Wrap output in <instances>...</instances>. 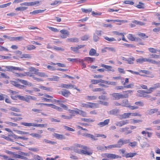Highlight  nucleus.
Listing matches in <instances>:
<instances>
[{
	"mask_svg": "<svg viewBox=\"0 0 160 160\" xmlns=\"http://www.w3.org/2000/svg\"><path fill=\"white\" fill-rule=\"evenodd\" d=\"M2 71H12L13 70L23 71L24 69L19 67H16L12 66H2Z\"/></svg>",
	"mask_w": 160,
	"mask_h": 160,
	"instance_id": "f257e3e1",
	"label": "nucleus"
},
{
	"mask_svg": "<svg viewBox=\"0 0 160 160\" xmlns=\"http://www.w3.org/2000/svg\"><path fill=\"white\" fill-rule=\"evenodd\" d=\"M80 106L81 107H85L87 108H98V105L96 103L87 102V103H80Z\"/></svg>",
	"mask_w": 160,
	"mask_h": 160,
	"instance_id": "f03ea898",
	"label": "nucleus"
},
{
	"mask_svg": "<svg viewBox=\"0 0 160 160\" xmlns=\"http://www.w3.org/2000/svg\"><path fill=\"white\" fill-rule=\"evenodd\" d=\"M110 95L115 98L114 100H118L120 98H127L128 97L127 94L122 95L118 93H113Z\"/></svg>",
	"mask_w": 160,
	"mask_h": 160,
	"instance_id": "7ed1b4c3",
	"label": "nucleus"
},
{
	"mask_svg": "<svg viewBox=\"0 0 160 160\" xmlns=\"http://www.w3.org/2000/svg\"><path fill=\"white\" fill-rule=\"evenodd\" d=\"M60 87L62 88H66L67 89H70L72 88H74V89L77 90L78 91H80V90L78 88L74 85H72L71 84H62L59 86Z\"/></svg>",
	"mask_w": 160,
	"mask_h": 160,
	"instance_id": "20e7f679",
	"label": "nucleus"
},
{
	"mask_svg": "<svg viewBox=\"0 0 160 160\" xmlns=\"http://www.w3.org/2000/svg\"><path fill=\"white\" fill-rule=\"evenodd\" d=\"M103 156L110 159H116L121 158V156L118 155L109 153H105L104 154Z\"/></svg>",
	"mask_w": 160,
	"mask_h": 160,
	"instance_id": "39448f33",
	"label": "nucleus"
},
{
	"mask_svg": "<svg viewBox=\"0 0 160 160\" xmlns=\"http://www.w3.org/2000/svg\"><path fill=\"white\" fill-rule=\"evenodd\" d=\"M129 128L126 127L124 128H121L119 129V131L122 132H124L125 135H127L132 132L131 130H129Z\"/></svg>",
	"mask_w": 160,
	"mask_h": 160,
	"instance_id": "423d86ee",
	"label": "nucleus"
},
{
	"mask_svg": "<svg viewBox=\"0 0 160 160\" xmlns=\"http://www.w3.org/2000/svg\"><path fill=\"white\" fill-rule=\"evenodd\" d=\"M150 59L142 57L141 58H138L136 59V61L137 63H142L144 62H147L150 63Z\"/></svg>",
	"mask_w": 160,
	"mask_h": 160,
	"instance_id": "0eeeda50",
	"label": "nucleus"
},
{
	"mask_svg": "<svg viewBox=\"0 0 160 160\" xmlns=\"http://www.w3.org/2000/svg\"><path fill=\"white\" fill-rule=\"evenodd\" d=\"M59 93L65 97H68L71 94L70 92L67 89H63Z\"/></svg>",
	"mask_w": 160,
	"mask_h": 160,
	"instance_id": "6e6552de",
	"label": "nucleus"
},
{
	"mask_svg": "<svg viewBox=\"0 0 160 160\" xmlns=\"http://www.w3.org/2000/svg\"><path fill=\"white\" fill-rule=\"evenodd\" d=\"M129 120H122L120 122H118L115 123V125L117 126L122 127L129 123Z\"/></svg>",
	"mask_w": 160,
	"mask_h": 160,
	"instance_id": "1a4fd4ad",
	"label": "nucleus"
},
{
	"mask_svg": "<svg viewBox=\"0 0 160 160\" xmlns=\"http://www.w3.org/2000/svg\"><path fill=\"white\" fill-rule=\"evenodd\" d=\"M83 136H85L88 138H89L91 139V140L93 141H96L98 140V138H95V135L94 136L92 134H88L87 133H85L82 134Z\"/></svg>",
	"mask_w": 160,
	"mask_h": 160,
	"instance_id": "9d476101",
	"label": "nucleus"
},
{
	"mask_svg": "<svg viewBox=\"0 0 160 160\" xmlns=\"http://www.w3.org/2000/svg\"><path fill=\"white\" fill-rule=\"evenodd\" d=\"M101 66L107 69V70L108 71H111L112 72H114L115 71V70L111 66L102 64H101Z\"/></svg>",
	"mask_w": 160,
	"mask_h": 160,
	"instance_id": "9b49d317",
	"label": "nucleus"
},
{
	"mask_svg": "<svg viewBox=\"0 0 160 160\" xmlns=\"http://www.w3.org/2000/svg\"><path fill=\"white\" fill-rule=\"evenodd\" d=\"M109 121L110 120L109 119H107L104 120L103 122H100L98 123L97 125L98 126H99L100 127H102L108 125V124Z\"/></svg>",
	"mask_w": 160,
	"mask_h": 160,
	"instance_id": "f8f14e48",
	"label": "nucleus"
},
{
	"mask_svg": "<svg viewBox=\"0 0 160 160\" xmlns=\"http://www.w3.org/2000/svg\"><path fill=\"white\" fill-rule=\"evenodd\" d=\"M37 98L36 97L30 95H26L25 97V101L28 102H29L30 100H36Z\"/></svg>",
	"mask_w": 160,
	"mask_h": 160,
	"instance_id": "ddd939ff",
	"label": "nucleus"
},
{
	"mask_svg": "<svg viewBox=\"0 0 160 160\" xmlns=\"http://www.w3.org/2000/svg\"><path fill=\"white\" fill-rule=\"evenodd\" d=\"M89 55L90 56H98L99 54L96 52V51L93 48L91 49L89 52Z\"/></svg>",
	"mask_w": 160,
	"mask_h": 160,
	"instance_id": "4468645a",
	"label": "nucleus"
},
{
	"mask_svg": "<svg viewBox=\"0 0 160 160\" xmlns=\"http://www.w3.org/2000/svg\"><path fill=\"white\" fill-rule=\"evenodd\" d=\"M158 109L157 108L151 109L147 111V114L149 115H152L158 112Z\"/></svg>",
	"mask_w": 160,
	"mask_h": 160,
	"instance_id": "2eb2a0df",
	"label": "nucleus"
},
{
	"mask_svg": "<svg viewBox=\"0 0 160 160\" xmlns=\"http://www.w3.org/2000/svg\"><path fill=\"white\" fill-rule=\"evenodd\" d=\"M54 136L55 137L58 139H65L66 138L64 136L60 134L57 133H54Z\"/></svg>",
	"mask_w": 160,
	"mask_h": 160,
	"instance_id": "dca6fc26",
	"label": "nucleus"
},
{
	"mask_svg": "<svg viewBox=\"0 0 160 160\" xmlns=\"http://www.w3.org/2000/svg\"><path fill=\"white\" fill-rule=\"evenodd\" d=\"M121 105L122 106L128 107L129 104L127 99H124L122 101Z\"/></svg>",
	"mask_w": 160,
	"mask_h": 160,
	"instance_id": "f3484780",
	"label": "nucleus"
},
{
	"mask_svg": "<svg viewBox=\"0 0 160 160\" xmlns=\"http://www.w3.org/2000/svg\"><path fill=\"white\" fill-rule=\"evenodd\" d=\"M119 110L118 109H113L110 111L108 113L109 114H112L114 115H117L119 113Z\"/></svg>",
	"mask_w": 160,
	"mask_h": 160,
	"instance_id": "a211bd4d",
	"label": "nucleus"
},
{
	"mask_svg": "<svg viewBox=\"0 0 160 160\" xmlns=\"http://www.w3.org/2000/svg\"><path fill=\"white\" fill-rule=\"evenodd\" d=\"M137 154L136 153L130 152L127 154H125L122 155L123 157H125L126 158H131Z\"/></svg>",
	"mask_w": 160,
	"mask_h": 160,
	"instance_id": "6ab92c4d",
	"label": "nucleus"
},
{
	"mask_svg": "<svg viewBox=\"0 0 160 160\" xmlns=\"http://www.w3.org/2000/svg\"><path fill=\"white\" fill-rule=\"evenodd\" d=\"M95 59L93 58L86 57L84 58V61H86L88 63H91L95 61Z\"/></svg>",
	"mask_w": 160,
	"mask_h": 160,
	"instance_id": "aec40b11",
	"label": "nucleus"
},
{
	"mask_svg": "<svg viewBox=\"0 0 160 160\" xmlns=\"http://www.w3.org/2000/svg\"><path fill=\"white\" fill-rule=\"evenodd\" d=\"M150 63L157 65L158 67H160V61H156L154 59H150Z\"/></svg>",
	"mask_w": 160,
	"mask_h": 160,
	"instance_id": "412c9836",
	"label": "nucleus"
},
{
	"mask_svg": "<svg viewBox=\"0 0 160 160\" xmlns=\"http://www.w3.org/2000/svg\"><path fill=\"white\" fill-rule=\"evenodd\" d=\"M59 79V77L57 76H53L51 78H48V80L51 81H58Z\"/></svg>",
	"mask_w": 160,
	"mask_h": 160,
	"instance_id": "4be33fe9",
	"label": "nucleus"
},
{
	"mask_svg": "<svg viewBox=\"0 0 160 160\" xmlns=\"http://www.w3.org/2000/svg\"><path fill=\"white\" fill-rule=\"evenodd\" d=\"M45 11L44 10H40V9H38V10H34L32 12H30V14H36L38 13H42L44 12V11Z\"/></svg>",
	"mask_w": 160,
	"mask_h": 160,
	"instance_id": "5701e85b",
	"label": "nucleus"
},
{
	"mask_svg": "<svg viewBox=\"0 0 160 160\" xmlns=\"http://www.w3.org/2000/svg\"><path fill=\"white\" fill-rule=\"evenodd\" d=\"M39 70L38 69H35L34 71V74L41 77H44L45 74L44 73L41 72H38Z\"/></svg>",
	"mask_w": 160,
	"mask_h": 160,
	"instance_id": "b1692460",
	"label": "nucleus"
},
{
	"mask_svg": "<svg viewBox=\"0 0 160 160\" xmlns=\"http://www.w3.org/2000/svg\"><path fill=\"white\" fill-rule=\"evenodd\" d=\"M97 97L95 96H87L86 97L85 99L88 100H95L97 99Z\"/></svg>",
	"mask_w": 160,
	"mask_h": 160,
	"instance_id": "393cba45",
	"label": "nucleus"
},
{
	"mask_svg": "<svg viewBox=\"0 0 160 160\" xmlns=\"http://www.w3.org/2000/svg\"><path fill=\"white\" fill-rule=\"evenodd\" d=\"M127 38L129 40L132 41H136V37H134L133 35L131 34H128Z\"/></svg>",
	"mask_w": 160,
	"mask_h": 160,
	"instance_id": "a878e982",
	"label": "nucleus"
},
{
	"mask_svg": "<svg viewBox=\"0 0 160 160\" xmlns=\"http://www.w3.org/2000/svg\"><path fill=\"white\" fill-rule=\"evenodd\" d=\"M67 41L69 42H78L79 41L78 39L76 38H68Z\"/></svg>",
	"mask_w": 160,
	"mask_h": 160,
	"instance_id": "bb28decb",
	"label": "nucleus"
},
{
	"mask_svg": "<svg viewBox=\"0 0 160 160\" xmlns=\"http://www.w3.org/2000/svg\"><path fill=\"white\" fill-rule=\"evenodd\" d=\"M160 87V83H157L154 84L152 87L150 88V90H152V91H153Z\"/></svg>",
	"mask_w": 160,
	"mask_h": 160,
	"instance_id": "cd10ccee",
	"label": "nucleus"
},
{
	"mask_svg": "<svg viewBox=\"0 0 160 160\" xmlns=\"http://www.w3.org/2000/svg\"><path fill=\"white\" fill-rule=\"evenodd\" d=\"M123 144L122 139H120L118 141L117 143L116 144L117 148H121Z\"/></svg>",
	"mask_w": 160,
	"mask_h": 160,
	"instance_id": "c85d7f7f",
	"label": "nucleus"
},
{
	"mask_svg": "<svg viewBox=\"0 0 160 160\" xmlns=\"http://www.w3.org/2000/svg\"><path fill=\"white\" fill-rule=\"evenodd\" d=\"M92 153V150H90L89 151H87V150H82V153L84 154H87L88 155H90Z\"/></svg>",
	"mask_w": 160,
	"mask_h": 160,
	"instance_id": "c756f323",
	"label": "nucleus"
},
{
	"mask_svg": "<svg viewBox=\"0 0 160 160\" xmlns=\"http://www.w3.org/2000/svg\"><path fill=\"white\" fill-rule=\"evenodd\" d=\"M132 22L134 23H135L137 25H141V26H143L145 25V23L138 21L137 20H134L132 21Z\"/></svg>",
	"mask_w": 160,
	"mask_h": 160,
	"instance_id": "7c9ffc66",
	"label": "nucleus"
},
{
	"mask_svg": "<svg viewBox=\"0 0 160 160\" xmlns=\"http://www.w3.org/2000/svg\"><path fill=\"white\" fill-rule=\"evenodd\" d=\"M97 148L99 150H106L107 149V147L104 146L99 145L97 147Z\"/></svg>",
	"mask_w": 160,
	"mask_h": 160,
	"instance_id": "2f4dec72",
	"label": "nucleus"
},
{
	"mask_svg": "<svg viewBox=\"0 0 160 160\" xmlns=\"http://www.w3.org/2000/svg\"><path fill=\"white\" fill-rule=\"evenodd\" d=\"M105 49H106L109 51H111L113 52H116V50L114 48L112 47H105Z\"/></svg>",
	"mask_w": 160,
	"mask_h": 160,
	"instance_id": "473e14b6",
	"label": "nucleus"
},
{
	"mask_svg": "<svg viewBox=\"0 0 160 160\" xmlns=\"http://www.w3.org/2000/svg\"><path fill=\"white\" fill-rule=\"evenodd\" d=\"M30 135L33 137L38 138H40L42 137V136L40 134L36 133H31L30 134Z\"/></svg>",
	"mask_w": 160,
	"mask_h": 160,
	"instance_id": "72a5a7b5",
	"label": "nucleus"
},
{
	"mask_svg": "<svg viewBox=\"0 0 160 160\" xmlns=\"http://www.w3.org/2000/svg\"><path fill=\"white\" fill-rule=\"evenodd\" d=\"M130 115V112L125 113L121 115V116L122 118L125 119L129 118Z\"/></svg>",
	"mask_w": 160,
	"mask_h": 160,
	"instance_id": "f704fd0d",
	"label": "nucleus"
},
{
	"mask_svg": "<svg viewBox=\"0 0 160 160\" xmlns=\"http://www.w3.org/2000/svg\"><path fill=\"white\" fill-rule=\"evenodd\" d=\"M81 120L82 121L87 122H93L94 121V119L91 118H82Z\"/></svg>",
	"mask_w": 160,
	"mask_h": 160,
	"instance_id": "c9c22d12",
	"label": "nucleus"
},
{
	"mask_svg": "<svg viewBox=\"0 0 160 160\" xmlns=\"http://www.w3.org/2000/svg\"><path fill=\"white\" fill-rule=\"evenodd\" d=\"M135 59L133 57L129 58L127 59V61L128 62V63L129 64H133V62L135 60Z\"/></svg>",
	"mask_w": 160,
	"mask_h": 160,
	"instance_id": "e433bc0d",
	"label": "nucleus"
},
{
	"mask_svg": "<svg viewBox=\"0 0 160 160\" xmlns=\"http://www.w3.org/2000/svg\"><path fill=\"white\" fill-rule=\"evenodd\" d=\"M34 123H28L25 122H22L21 123V124L22 125L28 126V127H31V126H33Z\"/></svg>",
	"mask_w": 160,
	"mask_h": 160,
	"instance_id": "4c0bfd02",
	"label": "nucleus"
},
{
	"mask_svg": "<svg viewBox=\"0 0 160 160\" xmlns=\"http://www.w3.org/2000/svg\"><path fill=\"white\" fill-rule=\"evenodd\" d=\"M28 8V7H18L16 8L15 9V10L16 11H23L25 10H26V9Z\"/></svg>",
	"mask_w": 160,
	"mask_h": 160,
	"instance_id": "58836bf2",
	"label": "nucleus"
},
{
	"mask_svg": "<svg viewBox=\"0 0 160 160\" xmlns=\"http://www.w3.org/2000/svg\"><path fill=\"white\" fill-rule=\"evenodd\" d=\"M9 110L11 111L16 112H20V110L18 108H17L14 107H11L10 108L8 109Z\"/></svg>",
	"mask_w": 160,
	"mask_h": 160,
	"instance_id": "ea45409f",
	"label": "nucleus"
},
{
	"mask_svg": "<svg viewBox=\"0 0 160 160\" xmlns=\"http://www.w3.org/2000/svg\"><path fill=\"white\" fill-rule=\"evenodd\" d=\"M39 88L42 89L43 90H44L48 91H51L52 90V89L50 88H47L42 86H39Z\"/></svg>",
	"mask_w": 160,
	"mask_h": 160,
	"instance_id": "a19ab883",
	"label": "nucleus"
},
{
	"mask_svg": "<svg viewBox=\"0 0 160 160\" xmlns=\"http://www.w3.org/2000/svg\"><path fill=\"white\" fill-rule=\"evenodd\" d=\"M21 58H31V56L30 55L27 54H23L21 55Z\"/></svg>",
	"mask_w": 160,
	"mask_h": 160,
	"instance_id": "79ce46f5",
	"label": "nucleus"
},
{
	"mask_svg": "<svg viewBox=\"0 0 160 160\" xmlns=\"http://www.w3.org/2000/svg\"><path fill=\"white\" fill-rule=\"evenodd\" d=\"M98 99L100 100H108V98L106 96L101 95L98 97Z\"/></svg>",
	"mask_w": 160,
	"mask_h": 160,
	"instance_id": "37998d69",
	"label": "nucleus"
},
{
	"mask_svg": "<svg viewBox=\"0 0 160 160\" xmlns=\"http://www.w3.org/2000/svg\"><path fill=\"white\" fill-rule=\"evenodd\" d=\"M81 9L82 12L85 13H88V12H90L92 11V9L91 8L87 9L82 8Z\"/></svg>",
	"mask_w": 160,
	"mask_h": 160,
	"instance_id": "c03bdc74",
	"label": "nucleus"
},
{
	"mask_svg": "<svg viewBox=\"0 0 160 160\" xmlns=\"http://www.w3.org/2000/svg\"><path fill=\"white\" fill-rule=\"evenodd\" d=\"M27 49L28 50H31L35 49L36 47L33 45H29L27 47Z\"/></svg>",
	"mask_w": 160,
	"mask_h": 160,
	"instance_id": "a18cd8bd",
	"label": "nucleus"
},
{
	"mask_svg": "<svg viewBox=\"0 0 160 160\" xmlns=\"http://www.w3.org/2000/svg\"><path fill=\"white\" fill-rule=\"evenodd\" d=\"M60 32L63 34H65L66 35H69V32L66 30H60Z\"/></svg>",
	"mask_w": 160,
	"mask_h": 160,
	"instance_id": "49530a36",
	"label": "nucleus"
},
{
	"mask_svg": "<svg viewBox=\"0 0 160 160\" xmlns=\"http://www.w3.org/2000/svg\"><path fill=\"white\" fill-rule=\"evenodd\" d=\"M43 142H45L46 143H50L52 144H54L56 143V142H52L51 141L49 140L46 139H44L43 140Z\"/></svg>",
	"mask_w": 160,
	"mask_h": 160,
	"instance_id": "de8ad7c7",
	"label": "nucleus"
},
{
	"mask_svg": "<svg viewBox=\"0 0 160 160\" xmlns=\"http://www.w3.org/2000/svg\"><path fill=\"white\" fill-rule=\"evenodd\" d=\"M106 84L112 86H116L117 84V83L115 82L107 81Z\"/></svg>",
	"mask_w": 160,
	"mask_h": 160,
	"instance_id": "09e8293b",
	"label": "nucleus"
},
{
	"mask_svg": "<svg viewBox=\"0 0 160 160\" xmlns=\"http://www.w3.org/2000/svg\"><path fill=\"white\" fill-rule=\"evenodd\" d=\"M148 50L150 52L152 53H156L157 51V50L152 48H148Z\"/></svg>",
	"mask_w": 160,
	"mask_h": 160,
	"instance_id": "8fccbe9b",
	"label": "nucleus"
},
{
	"mask_svg": "<svg viewBox=\"0 0 160 160\" xmlns=\"http://www.w3.org/2000/svg\"><path fill=\"white\" fill-rule=\"evenodd\" d=\"M141 146L142 148H143L146 147H148L150 146V145L149 144L147 143L146 142H143L142 144H141Z\"/></svg>",
	"mask_w": 160,
	"mask_h": 160,
	"instance_id": "3c124183",
	"label": "nucleus"
},
{
	"mask_svg": "<svg viewBox=\"0 0 160 160\" xmlns=\"http://www.w3.org/2000/svg\"><path fill=\"white\" fill-rule=\"evenodd\" d=\"M21 83L25 85H30V86L32 85L31 83L28 82L27 81L24 80L22 81Z\"/></svg>",
	"mask_w": 160,
	"mask_h": 160,
	"instance_id": "603ef678",
	"label": "nucleus"
},
{
	"mask_svg": "<svg viewBox=\"0 0 160 160\" xmlns=\"http://www.w3.org/2000/svg\"><path fill=\"white\" fill-rule=\"evenodd\" d=\"M5 123L6 124H8L9 125H10V126H12V127H16L18 125V124H17L16 123H12V122H5Z\"/></svg>",
	"mask_w": 160,
	"mask_h": 160,
	"instance_id": "864d4df0",
	"label": "nucleus"
},
{
	"mask_svg": "<svg viewBox=\"0 0 160 160\" xmlns=\"http://www.w3.org/2000/svg\"><path fill=\"white\" fill-rule=\"evenodd\" d=\"M40 1H37L35 2H30V6H34L36 4H38L40 3Z\"/></svg>",
	"mask_w": 160,
	"mask_h": 160,
	"instance_id": "5fc2aeb1",
	"label": "nucleus"
},
{
	"mask_svg": "<svg viewBox=\"0 0 160 160\" xmlns=\"http://www.w3.org/2000/svg\"><path fill=\"white\" fill-rule=\"evenodd\" d=\"M128 145L132 147H134L137 145V143L136 141L133 142H129Z\"/></svg>",
	"mask_w": 160,
	"mask_h": 160,
	"instance_id": "6e6d98bb",
	"label": "nucleus"
},
{
	"mask_svg": "<svg viewBox=\"0 0 160 160\" xmlns=\"http://www.w3.org/2000/svg\"><path fill=\"white\" fill-rule=\"evenodd\" d=\"M104 38L109 41L111 42L112 41H116V40L113 38H109L107 37H106Z\"/></svg>",
	"mask_w": 160,
	"mask_h": 160,
	"instance_id": "4d7b16f0",
	"label": "nucleus"
},
{
	"mask_svg": "<svg viewBox=\"0 0 160 160\" xmlns=\"http://www.w3.org/2000/svg\"><path fill=\"white\" fill-rule=\"evenodd\" d=\"M61 117L63 118L64 119H70L72 118V116L69 115V116H67V115H62L61 116Z\"/></svg>",
	"mask_w": 160,
	"mask_h": 160,
	"instance_id": "13d9d810",
	"label": "nucleus"
},
{
	"mask_svg": "<svg viewBox=\"0 0 160 160\" xmlns=\"http://www.w3.org/2000/svg\"><path fill=\"white\" fill-rule=\"evenodd\" d=\"M63 127H64V129H65L66 130L70 131L72 132H74L75 131V130L72 128H71L69 127L68 126H64Z\"/></svg>",
	"mask_w": 160,
	"mask_h": 160,
	"instance_id": "bf43d9fd",
	"label": "nucleus"
},
{
	"mask_svg": "<svg viewBox=\"0 0 160 160\" xmlns=\"http://www.w3.org/2000/svg\"><path fill=\"white\" fill-rule=\"evenodd\" d=\"M94 135H95V136L96 137H102L103 138H106L107 137L106 136L104 135L103 134L96 133Z\"/></svg>",
	"mask_w": 160,
	"mask_h": 160,
	"instance_id": "052dcab7",
	"label": "nucleus"
},
{
	"mask_svg": "<svg viewBox=\"0 0 160 160\" xmlns=\"http://www.w3.org/2000/svg\"><path fill=\"white\" fill-rule=\"evenodd\" d=\"M130 115L131 116H139L141 117V115L138 112H134L132 113L130 112Z\"/></svg>",
	"mask_w": 160,
	"mask_h": 160,
	"instance_id": "680f3d73",
	"label": "nucleus"
},
{
	"mask_svg": "<svg viewBox=\"0 0 160 160\" xmlns=\"http://www.w3.org/2000/svg\"><path fill=\"white\" fill-rule=\"evenodd\" d=\"M11 3L10 2L5 4L0 5V8H3L7 7L9 6L11 4Z\"/></svg>",
	"mask_w": 160,
	"mask_h": 160,
	"instance_id": "e2e57ef3",
	"label": "nucleus"
},
{
	"mask_svg": "<svg viewBox=\"0 0 160 160\" xmlns=\"http://www.w3.org/2000/svg\"><path fill=\"white\" fill-rule=\"evenodd\" d=\"M71 50L76 52L78 51L79 49L78 46L76 47H72L70 48Z\"/></svg>",
	"mask_w": 160,
	"mask_h": 160,
	"instance_id": "0e129e2a",
	"label": "nucleus"
},
{
	"mask_svg": "<svg viewBox=\"0 0 160 160\" xmlns=\"http://www.w3.org/2000/svg\"><path fill=\"white\" fill-rule=\"evenodd\" d=\"M47 28H48L49 29H50L51 31H53L55 32H58V30L56 28H54L53 27L48 26Z\"/></svg>",
	"mask_w": 160,
	"mask_h": 160,
	"instance_id": "69168bd1",
	"label": "nucleus"
},
{
	"mask_svg": "<svg viewBox=\"0 0 160 160\" xmlns=\"http://www.w3.org/2000/svg\"><path fill=\"white\" fill-rule=\"evenodd\" d=\"M139 4L137 6V7L139 8H144V5L143 3L141 2H139Z\"/></svg>",
	"mask_w": 160,
	"mask_h": 160,
	"instance_id": "338daca9",
	"label": "nucleus"
},
{
	"mask_svg": "<svg viewBox=\"0 0 160 160\" xmlns=\"http://www.w3.org/2000/svg\"><path fill=\"white\" fill-rule=\"evenodd\" d=\"M135 104L137 105H139V106L141 107H142L144 105V103L141 101L135 102Z\"/></svg>",
	"mask_w": 160,
	"mask_h": 160,
	"instance_id": "774afa93",
	"label": "nucleus"
}]
</instances>
